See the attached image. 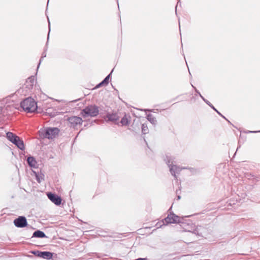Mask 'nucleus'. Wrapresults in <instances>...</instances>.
<instances>
[{"label":"nucleus","instance_id":"obj_17","mask_svg":"<svg viewBox=\"0 0 260 260\" xmlns=\"http://www.w3.org/2000/svg\"><path fill=\"white\" fill-rule=\"evenodd\" d=\"M149 130L147 124L143 123L142 125V132L143 134H146L148 133Z\"/></svg>","mask_w":260,"mask_h":260},{"label":"nucleus","instance_id":"obj_4","mask_svg":"<svg viewBox=\"0 0 260 260\" xmlns=\"http://www.w3.org/2000/svg\"><path fill=\"white\" fill-rule=\"evenodd\" d=\"M166 223H177L181 222V218L180 217L176 215L174 213L169 214L168 216L164 219Z\"/></svg>","mask_w":260,"mask_h":260},{"label":"nucleus","instance_id":"obj_16","mask_svg":"<svg viewBox=\"0 0 260 260\" xmlns=\"http://www.w3.org/2000/svg\"><path fill=\"white\" fill-rule=\"evenodd\" d=\"M6 135L7 139L11 142L13 141V139H14L15 137L17 136L11 132H8Z\"/></svg>","mask_w":260,"mask_h":260},{"label":"nucleus","instance_id":"obj_13","mask_svg":"<svg viewBox=\"0 0 260 260\" xmlns=\"http://www.w3.org/2000/svg\"><path fill=\"white\" fill-rule=\"evenodd\" d=\"M32 237L37 238H44L46 237V235L43 232L38 230L34 233Z\"/></svg>","mask_w":260,"mask_h":260},{"label":"nucleus","instance_id":"obj_8","mask_svg":"<svg viewBox=\"0 0 260 260\" xmlns=\"http://www.w3.org/2000/svg\"><path fill=\"white\" fill-rule=\"evenodd\" d=\"M68 121L72 126H75L78 124H80L82 122L81 118L77 116H73L69 118Z\"/></svg>","mask_w":260,"mask_h":260},{"label":"nucleus","instance_id":"obj_19","mask_svg":"<svg viewBox=\"0 0 260 260\" xmlns=\"http://www.w3.org/2000/svg\"><path fill=\"white\" fill-rule=\"evenodd\" d=\"M151 115H148V119L152 123H154L156 121V120L154 118H151Z\"/></svg>","mask_w":260,"mask_h":260},{"label":"nucleus","instance_id":"obj_21","mask_svg":"<svg viewBox=\"0 0 260 260\" xmlns=\"http://www.w3.org/2000/svg\"><path fill=\"white\" fill-rule=\"evenodd\" d=\"M192 234H195L196 235H199L200 234L199 233L198 228H196L195 230H193L192 232H191Z\"/></svg>","mask_w":260,"mask_h":260},{"label":"nucleus","instance_id":"obj_27","mask_svg":"<svg viewBox=\"0 0 260 260\" xmlns=\"http://www.w3.org/2000/svg\"><path fill=\"white\" fill-rule=\"evenodd\" d=\"M177 198H178V200H179V199H180V198H181V197H180V196H178L177 197Z\"/></svg>","mask_w":260,"mask_h":260},{"label":"nucleus","instance_id":"obj_15","mask_svg":"<svg viewBox=\"0 0 260 260\" xmlns=\"http://www.w3.org/2000/svg\"><path fill=\"white\" fill-rule=\"evenodd\" d=\"M110 76V74L109 75H108L102 82H101L99 84H98L96 86V87H99L104 85H107L109 83Z\"/></svg>","mask_w":260,"mask_h":260},{"label":"nucleus","instance_id":"obj_1","mask_svg":"<svg viewBox=\"0 0 260 260\" xmlns=\"http://www.w3.org/2000/svg\"><path fill=\"white\" fill-rule=\"evenodd\" d=\"M59 131L57 127H49L41 129L39 131V134L42 138L53 139L58 135Z\"/></svg>","mask_w":260,"mask_h":260},{"label":"nucleus","instance_id":"obj_9","mask_svg":"<svg viewBox=\"0 0 260 260\" xmlns=\"http://www.w3.org/2000/svg\"><path fill=\"white\" fill-rule=\"evenodd\" d=\"M38 253V256L47 259H50L52 257V253L49 251H37Z\"/></svg>","mask_w":260,"mask_h":260},{"label":"nucleus","instance_id":"obj_10","mask_svg":"<svg viewBox=\"0 0 260 260\" xmlns=\"http://www.w3.org/2000/svg\"><path fill=\"white\" fill-rule=\"evenodd\" d=\"M35 83V77L31 76L29 77L26 81V86L28 89L31 88Z\"/></svg>","mask_w":260,"mask_h":260},{"label":"nucleus","instance_id":"obj_26","mask_svg":"<svg viewBox=\"0 0 260 260\" xmlns=\"http://www.w3.org/2000/svg\"><path fill=\"white\" fill-rule=\"evenodd\" d=\"M251 133H256V132H260V131H251Z\"/></svg>","mask_w":260,"mask_h":260},{"label":"nucleus","instance_id":"obj_25","mask_svg":"<svg viewBox=\"0 0 260 260\" xmlns=\"http://www.w3.org/2000/svg\"><path fill=\"white\" fill-rule=\"evenodd\" d=\"M210 106L211 107V105H210ZM212 108H213L214 110H215V111H216L218 113H219V112L217 111V110H216V109H215L213 106H212Z\"/></svg>","mask_w":260,"mask_h":260},{"label":"nucleus","instance_id":"obj_22","mask_svg":"<svg viewBox=\"0 0 260 260\" xmlns=\"http://www.w3.org/2000/svg\"><path fill=\"white\" fill-rule=\"evenodd\" d=\"M45 56H46V54H43V56H42V58H41L40 59V62H39V65H38V68L39 67V66L40 65V63H41V61H42V58H43V57H45Z\"/></svg>","mask_w":260,"mask_h":260},{"label":"nucleus","instance_id":"obj_2","mask_svg":"<svg viewBox=\"0 0 260 260\" xmlns=\"http://www.w3.org/2000/svg\"><path fill=\"white\" fill-rule=\"evenodd\" d=\"M21 107L27 113L35 112L37 109V103L31 98H28L24 100L20 103Z\"/></svg>","mask_w":260,"mask_h":260},{"label":"nucleus","instance_id":"obj_24","mask_svg":"<svg viewBox=\"0 0 260 260\" xmlns=\"http://www.w3.org/2000/svg\"><path fill=\"white\" fill-rule=\"evenodd\" d=\"M135 260H146V258H138V259H135Z\"/></svg>","mask_w":260,"mask_h":260},{"label":"nucleus","instance_id":"obj_5","mask_svg":"<svg viewBox=\"0 0 260 260\" xmlns=\"http://www.w3.org/2000/svg\"><path fill=\"white\" fill-rule=\"evenodd\" d=\"M14 225L18 228H24L27 224L26 219L24 216H19L14 220Z\"/></svg>","mask_w":260,"mask_h":260},{"label":"nucleus","instance_id":"obj_29","mask_svg":"<svg viewBox=\"0 0 260 260\" xmlns=\"http://www.w3.org/2000/svg\"><path fill=\"white\" fill-rule=\"evenodd\" d=\"M202 98H203V100H204L205 101V99H204L202 96Z\"/></svg>","mask_w":260,"mask_h":260},{"label":"nucleus","instance_id":"obj_23","mask_svg":"<svg viewBox=\"0 0 260 260\" xmlns=\"http://www.w3.org/2000/svg\"><path fill=\"white\" fill-rule=\"evenodd\" d=\"M32 253L34 254H36V255H37L38 254V253L37 252V251H32Z\"/></svg>","mask_w":260,"mask_h":260},{"label":"nucleus","instance_id":"obj_11","mask_svg":"<svg viewBox=\"0 0 260 260\" xmlns=\"http://www.w3.org/2000/svg\"><path fill=\"white\" fill-rule=\"evenodd\" d=\"M27 163L30 167L36 168H37V161L32 156H29L27 159Z\"/></svg>","mask_w":260,"mask_h":260},{"label":"nucleus","instance_id":"obj_3","mask_svg":"<svg viewBox=\"0 0 260 260\" xmlns=\"http://www.w3.org/2000/svg\"><path fill=\"white\" fill-rule=\"evenodd\" d=\"M98 114V107L95 105L88 106L82 111V114L83 117H94L96 116Z\"/></svg>","mask_w":260,"mask_h":260},{"label":"nucleus","instance_id":"obj_20","mask_svg":"<svg viewBox=\"0 0 260 260\" xmlns=\"http://www.w3.org/2000/svg\"><path fill=\"white\" fill-rule=\"evenodd\" d=\"M19 137L18 136L15 137V138L13 139L12 143L15 145L17 142V140L19 141Z\"/></svg>","mask_w":260,"mask_h":260},{"label":"nucleus","instance_id":"obj_14","mask_svg":"<svg viewBox=\"0 0 260 260\" xmlns=\"http://www.w3.org/2000/svg\"><path fill=\"white\" fill-rule=\"evenodd\" d=\"M15 145H16L18 148L22 150H24L25 148L24 143L20 138H19V141L17 140Z\"/></svg>","mask_w":260,"mask_h":260},{"label":"nucleus","instance_id":"obj_12","mask_svg":"<svg viewBox=\"0 0 260 260\" xmlns=\"http://www.w3.org/2000/svg\"><path fill=\"white\" fill-rule=\"evenodd\" d=\"M107 117L108 121H112V122H116L117 120H118V116L116 114H108L107 115Z\"/></svg>","mask_w":260,"mask_h":260},{"label":"nucleus","instance_id":"obj_7","mask_svg":"<svg viewBox=\"0 0 260 260\" xmlns=\"http://www.w3.org/2000/svg\"><path fill=\"white\" fill-rule=\"evenodd\" d=\"M167 163L169 167H170V171L171 173L174 177L175 179H177L176 173H179L183 168H180V167L176 165H172L170 164L169 160L168 161Z\"/></svg>","mask_w":260,"mask_h":260},{"label":"nucleus","instance_id":"obj_28","mask_svg":"<svg viewBox=\"0 0 260 260\" xmlns=\"http://www.w3.org/2000/svg\"><path fill=\"white\" fill-rule=\"evenodd\" d=\"M206 103H207L209 105H210L209 104V102H206Z\"/></svg>","mask_w":260,"mask_h":260},{"label":"nucleus","instance_id":"obj_18","mask_svg":"<svg viewBox=\"0 0 260 260\" xmlns=\"http://www.w3.org/2000/svg\"><path fill=\"white\" fill-rule=\"evenodd\" d=\"M121 123L123 125H126L128 124V120L126 116H124L120 121Z\"/></svg>","mask_w":260,"mask_h":260},{"label":"nucleus","instance_id":"obj_6","mask_svg":"<svg viewBox=\"0 0 260 260\" xmlns=\"http://www.w3.org/2000/svg\"><path fill=\"white\" fill-rule=\"evenodd\" d=\"M48 199L56 205H59L61 203V199L56 194L51 192L47 194Z\"/></svg>","mask_w":260,"mask_h":260}]
</instances>
